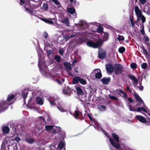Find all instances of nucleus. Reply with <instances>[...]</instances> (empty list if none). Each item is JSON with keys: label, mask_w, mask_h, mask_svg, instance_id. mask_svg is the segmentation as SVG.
Here are the masks:
<instances>
[{"label": "nucleus", "mask_w": 150, "mask_h": 150, "mask_svg": "<svg viewBox=\"0 0 150 150\" xmlns=\"http://www.w3.org/2000/svg\"><path fill=\"white\" fill-rule=\"evenodd\" d=\"M59 52L60 54L62 55L64 52V51L63 49L61 48L59 50Z\"/></svg>", "instance_id": "58"}, {"label": "nucleus", "mask_w": 150, "mask_h": 150, "mask_svg": "<svg viewBox=\"0 0 150 150\" xmlns=\"http://www.w3.org/2000/svg\"><path fill=\"white\" fill-rule=\"evenodd\" d=\"M144 12L147 14L150 15V6L149 5H145L142 9Z\"/></svg>", "instance_id": "15"}, {"label": "nucleus", "mask_w": 150, "mask_h": 150, "mask_svg": "<svg viewBox=\"0 0 150 150\" xmlns=\"http://www.w3.org/2000/svg\"><path fill=\"white\" fill-rule=\"evenodd\" d=\"M54 58L57 62H59L60 61V57L57 55L55 56Z\"/></svg>", "instance_id": "51"}, {"label": "nucleus", "mask_w": 150, "mask_h": 150, "mask_svg": "<svg viewBox=\"0 0 150 150\" xmlns=\"http://www.w3.org/2000/svg\"><path fill=\"white\" fill-rule=\"evenodd\" d=\"M67 9L68 12L71 14H73L76 12L75 9L74 7H68L67 8Z\"/></svg>", "instance_id": "22"}, {"label": "nucleus", "mask_w": 150, "mask_h": 150, "mask_svg": "<svg viewBox=\"0 0 150 150\" xmlns=\"http://www.w3.org/2000/svg\"><path fill=\"white\" fill-rule=\"evenodd\" d=\"M70 88L68 87H65L62 90L63 93L64 94L70 95Z\"/></svg>", "instance_id": "20"}, {"label": "nucleus", "mask_w": 150, "mask_h": 150, "mask_svg": "<svg viewBox=\"0 0 150 150\" xmlns=\"http://www.w3.org/2000/svg\"><path fill=\"white\" fill-rule=\"evenodd\" d=\"M144 39L146 42H147L149 40V38L146 34L144 35Z\"/></svg>", "instance_id": "60"}, {"label": "nucleus", "mask_w": 150, "mask_h": 150, "mask_svg": "<svg viewBox=\"0 0 150 150\" xmlns=\"http://www.w3.org/2000/svg\"><path fill=\"white\" fill-rule=\"evenodd\" d=\"M28 94V90L25 89L23 91V97L24 100V101H25V99L27 97Z\"/></svg>", "instance_id": "33"}, {"label": "nucleus", "mask_w": 150, "mask_h": 150, "mask_svg": "<svg viewBox=\"0 0 150 150\" xmlns=\"http://www.w3.org/2000/svg\"><path fill=\"white\" fill-rule=\"evenodd\" d=\"M119 91L121 93L120 95L123 98H126L127 97V94L122 90H120Z\"/></svg>", "instance_id": "32"}, {"label": "nucleus", "mask_w": 150, "mask_h": 150, "mask_svg": "<svg viewBox=\"0 0 150 150\" xmlns=\"http://www.w3.org/2000/svg\"><path fill=\"white\" fill-rule=\"evenodd\" d=\"M9 128L7 126L4 127L3 128V131L4 133H8L9 132Z\"/></svg>", "instance_id": "35"}, {"label": "nucleus", "mask_w": 150, "mask_h": 150, "mask_svg": "<svg viewBox=\"0 0 150 150\" xmlns=\"http://www.w3.org/2000/svg\"><path fill=\"white\" fill-rule=\"evenodd\" d=\"M53 127L54 126L52 125H47L45 126V128L47 131L49 132L53 130Z\"/></svg>", "instance_id": "27"}, {"label": "nucleus", "mask_w": 150, "mask_h": 150, "mask_svg": "<svg viewBox=\"0 0 150 150\" xmlns=\"http://www.w3.org/2000/svg\"><path fill=\"white\" fill-rule=\"evenodd\" d=\"M86 44L88 46L95 48H98L101 45L100 42L99 41L95 42L91 40L88 41L86 42Z\"/></svg>", "instance_id": "6"}, {"label": "nucleus", "mask_w": 150, "mask_h": 150, "mask_svg": "<svg viewBox=\"0 0 150 150\" xmlns=\"http://www.w3.org/2000/svg\"><path fill=\"white\" fill-rule=\"evenodd\" d=\"M110 81V78H104L102 79V82L105 85L108 84Z\"/></svg>", "instance_id": "23"}, {"label": "nucleus", "mask_w": 150, "mask_h": 150, "mask_svg": "<svg viewBox=\"0 0 150 150\" xmlns=\"http://www.w3.org/2000/svg\"><path fill=\"white\" fill-rule=\"evenodd\" d=\"M49 100L51 105H56L58 102V100L56 99H55L53 97H51L49 98Z\"/></svg>", "instance_id": "17"}, {"label": "nucleus", "mask_w": 150, "mask_h": 150, "mask_svg": "<svg viewBox=\"0 0 150 150\" xmlns=\"http://www.w3.org/2000/svg\"><path fill=\"white\" fill-rule=\"evenodd\" d=\"M77 92L78 94L82 95L83 94V91L81 89L80 87H77L76 88Z\"/></svg>", "instance_id": "39"}, {"label": "nucleus", "mask_w": 150, "mask_h": 150, "mask_svg": "<svg viewBox=\"0 0 150 150\" xmlns=\"http://www.w3.org/2000/svg\"><path fill=\"white\" fill-rule=\"evenodd\" d=\"M59 20L61 21L62 23L64 24L67 26H69L70 23L69 19L67 17L63 16L61 17Z\"/></svg>", "instance_id": "9"}, {"label": "nucleus", "mask_w": 150, "mask_h": 150, "mask_svg": "<svg viewBox=\"0 0 150 150\" xmlns=\"http://www.w3.org/2000/svg\"><path fill=\"white\" fill-rule=\"evenodd\" d=\"M141 67L142 69H145L147 68L148 67V65L146 63H143L142 64Z\"/></svg>", "instance_id": "44"}, {"label": "nucleus", "mask_w": 150, "mask_h": 150, "mask_svg": "<svg viewBox=\"0 0 150 150\" xmlns=\"http://www.w3.org/2000/svg\"><path fill=\"white\" fill-rule=\"evenodd\" d=\"M56 5L59 4V3L57 0H52Z\"/></svg>", "instance_id": "63"}, {"label": "nucleus", "mask_w": 150, "mask_h": 150, "mask_svg": "<svg viewBox=\"0 0 150 150\" xmlns=\"http://www.w3.org/2000/svg\"><path fill=\"white\" fill-rule=\"evenodd\" d=\"M112 136L116 141L117 142H119V137L117 134L113 133H112Z\"/></svg>", "instance_id": "31"}, {"label": "nucleus", "mask_w": 150, "mask_h": 150, "mask_svg": "<svg viewBox=\"0 0 150 150\" xmlns=\"http://www.w3.org/2000/svg\"><path fill=\"white\" fill-rule=\"evenodd\" d=\"M25 8L26 10L28 11V12H29V13H31V14H32L33 15H34V12L33 11H32L30 9H29L28 8H27L26 7H25Z\"/></svg>", "instance_id": "42"}, {"label": "nucleus", "mask_w": 150, "mask_h": 150, "mask_svg": "<svg viewBox=\"0 0 150 150\" xmlns=\"http://www.w3.org/2000/svg\"><path fill=\"white\" fill-rule=\"evenodd\" d=\"M140 32L143 35H145L144 33V26H143Z\"/></svg>", "instance_id": "61"}, {"label": "nucleus", "mask_w": 150, "mask_h": 150, "mask_svg": "<svg viewBox=\"0 0 150 150\" xmlns=\"http://www.w3.org/2000/svg\"><path fill=\"white\" fill-rule=\"evenodd\" d=\"M98 128L99 129L100 128L103 131V132L109 138V140L110 143H111L112 146L115 147L116 149H121L122 148L120 146V145L118 143H116L113 139L110 138L108 135V133L105 131L103 130L102 128L100 126L98 125L97 126Z\"/></svg>", "instance_id": "3"}, {"label": "nucleus", "mask_w": 150, "mask_h": 150, "mask_svg": "<svg viewBox=\"0 0 150 150\" xmlns=\"http://www.w3.org/2000/svg\"><path fill=\"white\" fill-rule=\"evenodd\" d=\"M125 50V48L123 47H120L119 49V52L120 53H123Z\"/></svg>", "instance_id": "47"}, {"label": "nucleus", "mask_w": 150, "mask_h": 150, "mask_svg": "<svg viewBox=\"0 0 150 150\" xmlns=\"http://www.w3.org/2000/svg\"><path fill=\"white\" fill-rule=\"evenodd\" d=\"M26 141L28 143L32 144L34 142V139L31 138H28L26 139Z\"/></svg>", "instance_id": "36"}, {"label": "nucleus", "mask_w": 150, "mask_h": 150, "mask_svg": "<svg viewBox=\"0 0 150 150\" xmlns=\"http://www.w3.org/2000/svg\"><path fill=\"white\" fill-rule=\"evenodd\" d=\"M134 96L137 101H140L142 103H144L139 96L137 94H134Z\"/></svg>", "instance_id": "34"}, {"label": "nucleus", "mask_w": 150, "mask_h": 150, "mask_svg": "<svg viewBox=\"0 0 150 150\" xmlns=\"http://www.w3.org/2000/svg\"><path fill=\"white\" fill-rule=\"evenodd\" d=\"M37 52L38 54V67L39 68L41 72V73L43 75H45V74L46 73V70H47V68L46 67L44 69L42 68V67L41 65V64L40 63V58L41 57V55L42 53V51L40 50V49H39L38 50H37Z\"/></svg>", "instance_id": "5"}, {"label": "nucleus", "mask_w": 150, "mask_h": 150, "mask_svg": "<svg viewBox=\"0 0 150 150\" xmlns=\"http://www.w3.org/2000/svg\"><path fill=\"white\" fill-rule=\"evenodd\" d=\"M10 138L11 137H5V140L4 142V143L5 144H7L9 142H10Z\"/></svg>", "instance_id": "38"}, {"label": "nucleus", "mask_w": 150, "mask_h": 150, "mask_svg": "<svg viewBox=\"0 0 150 150\" xmlns=\"http://www.w3.org/2000/svg\"><path fill=\"white\" fill-rule=\"evenodd\" d=\"M109 98L110 99H112V100H118L117 98L116 97H115L113 96H112L111 95L109 96Z\"/></svg>", "instance_id": "57"}, {"label": "nucleus", "mask_w": 150, "mask_h": 150, "mask_svg": "<svg viewBox=\"0 0 150 150\" xmlns=\"http://www.w3.org/2000/svg\"><path fill=\"white\" fill-rule=\"evenodd\" d=\"M90 24L91 25H98L99 26V27L97 28L96 31L98 33H100L102 32L103 31V28L102 27L99 26V24L98 23H97L96 22H91L90 23Z\"/></svg>", "instance_id": "16"}, {"label": "nucleus", "mask_w": 150, "mask_h": 150, "mask_svg": "<svg viewBox=\"0 0 150 150\" xmlns=\"http://www.w3.org/2000/svg\"><path fill=\"white\" fill-rule=\"evenodd\" d=\"M142 103L143 105V107H139L137 109L134 108L131 105H129V110L131 111L140 112L146 115V114H147L150 116V111L145 105L144 103Z\"/></svg>", "instance_id": "2"}, {"label": "nucleus", "mask_w": 150, "mask_h": 150, "mask_svg": "<svg viewBox=\"0 0 150 150\" xmlns=\"http://www.w3.org/2000/svg\"><path fill=\"white\" fill-rule=\"evenodd\" d=\"M21 139L20 137L18 136H16L15 138L12 140V141H16L17 142H18L20 141Z\"/></svg>", "instance_id": "49"}, {"label": "nucleus", "mask_w": 150, "mask_h": 150, "mask_svg": "<svg viewBox=\"0 0 150 150\" xmlns=\"http://www.w3.org/2000/svg\"><path fill=\"white\" fill-rule=\"evenodd\" d=\"M135 118L142 123H145L147 122V121L145 118L142 116L137 115L135 116Z\"/></svg>", "instance_id": "13"}, {"label": "nucleus", "mask_w": 150, "mask_h": 150, "mask_svg": "<svg viewBox=\"0 0 150 150\" xmlns=\"http://www.w3.org/2000/svg\"><path fill=\"white\" fill-rule=\"evenodd\" d=\"M99 108L102 111L105 110L106 109V107L104 105H101L99 107Z\"/></svg>", "instance_id": "52"}, {"label": "nucleus", "mask_w": 150, "mask_h": 150, "mask_svg": "<svg viewBox=\"0 0 150 150\" xmlns=\"http://www.w3.org/2000/svg\"><path fill=\"white\" fill-rule=\"evenodd\" d=\"M41 20L45 22L48 23L49 24H51L54 25L55 26L54 24V22L51 20L50 19H47L45 18H42Z\"/></svg>", "instance_id": "26"}, {"label": "nucleus", "mask_w": 150, "mask_h": 150, "mask_svg": "<svg viewBox=\"0 0 150 150\" xmlns=\"http://www.w3.org/2000/svg\"><path fill=\"white\" fill-rule=\"evenodd\" d=\"M141 3L142 4H144L146 2L147 0H139Z\"/></svg>", "instance_id": "62"}, {"label": "nucleus", "mask_w": 150, "mask_h": 150, "mask_svg": "<svg viewBox=\"0 0 150 150\" xmlns=\"http://www.w3.org/2000/svg\"><path fill=\"white\" fill-rule=\"evenodd\" d=\"M129 77L130 79L133 81V83L134 84V86H136L138 81V80L134 76L132 75H130Z\"/></svg>", "instance_id": "21"}, {"label": "nucleus", "mask_w": 150, "mask_h": 150, "mask_svg": "<svg viewBox=\"0 0 150 150\" xmlns=\"http://www.w3.org/2000/svg\"><path fill=\"white\" fill-rule=\"evenodd\" d=\"M92 76H95L97 79H100L102 77V74L100 70L99 69L94 70L91 73Z\"/></svg>", "instance_id": "7"}, {"label": "nucleus", "mask_w": 150, "mask_h": 150, "mask_svg": "<svg viewBox=\"0 0 150 150\" xmlns=\"http://www.w3.org/2000/svg\"><path fill=\"white\" fill-rule=\"evenodd\" d=\"M102 35L103 41H106L108 40L109 37V34L108 33H102Z\"/></svg>", "instance_id": "25"}, {"label": "nucleus", "mask_w": 150, "mask_h": 150, "mask_svg": "<svg viewBox=\"0 0 150 150\" xmlns=\"http://www.w3.org/2000/svg\"><path fill=\"white\" fill-rule=\"evenodd\" d=\"M65 67L69 70H71V65L69 63L65 62L64 64Z\"/></svg>", "instance_id": "29"}, {"label": "nucleus", "mask_w": 150, "mask_h": 150, "mask_svg": "<svg viewBox=\"0 0 150 150\" xmlns=\"http://www.w3.org/2000/svg\"><path fill=\"white\" fill-rule=\"evenodd\" d=\"M117 39L119 41L123 40H124V37L122 35H118V37L117 38Z\"/></svg>", "instance_id": "45"}, {"label": "nucleus", "mask_w": 150, "mask_h": 150, "mask_svg": "<svg viewBox=\"0 0 150 150\" xmlns=\"http://www.w3.org/2000/svg\"><path fill=\"white\" fill-rule=\"evenodd\" d=\"M58 109L61 112H66V110L65 109L64 105L62 103H59L57 105Z\"/></svg>", "instance_id": "11"}, {"label": "nucleus", "mask_w": 150, "mask_h": 150, "mask_svg": "<svg viewBox=\"0 0 150 150\" xmlns=\"http://www.w3.org/2000/svg\"><path fill=\"white\" fill-rule=\"evenodd\" d=\"M79 82L83 85H85L86 83V81L84 79L81 78H80Z\"/></svg>", "instance_id": "40"}, {"label": "nucleus", "mask_w": 150, "mask_h": 150, "mask_svg": "<svg viewBox=\"0 0 150 150\" xmlns=\"http://www.w3.org/2000/svg\"><path fill=\"white\" fill-rule=\"evenodd\" d=\"M64 143L63 142H61L58 144V146L60 149H62L63 148L64 146Z\"/></svg>", "instance_id": "46"}, {"label": "nucleus", "mask_w": 150, "mask_h": 150, "mask_svg": "<svg viewBox=\"0 0 150 150\" xmlns=\"http://www.w3.org/2000/svg\"><path fill=\"white\" fill-rule=\"evenodd\" d=\"M62 81H61L60 80L57 79L56 80V81L58 84H61L64 82L65 79H62Z\"/></svg>", "instance_id": "50"}, {"label": "nucleus", "mask_w": 150, "mask_h": 150, "mask_svg": "<svg viewBox=\"0 0 150 150\" xmlns=\"http://www.w3.org/2000/svg\"><path fill=\"white\" fill-rule=\"evenodd\" d=\"M106 52L105 51L100 50L98 51V56L100 59H103L106 57Z\"/></svg>", "instance_id": "12"}, {"label": "nucleus", "mask_w": 150, "mask_h": 150, "mask_svg": "<svg viewBox=\"0 0 150 150\" xmlns=\"http://www.w3.org/2000/svg\"><path fill=\"white\" fill-rule=\"evenodd\" d=\"M46 52L48 56H49L52 53V51L51 50H47Z\"/></svg>", "instance_id": "59"}, {"label": "nucleus", "mask_w": 150, "mask_h": 150, "mask_svg": "<svg viewBox=\"0 0 150 150\" xmlns=\"http://www.w3.org/2000/svg\"><path fill=\"white\" fill-rule=\"evenodd\" d=\"M106 69L109 73H111L113 71V68L112 65L108 64L106 66Z\"/></svg>", "instance_id": "19"}, {"label": "nucleus", "mask_w": 150, "mask_h": 150, "mask_svg": "<svg viewBox=\"0 0 150 150\" xmlns=\"http://www.w3.org/2000/svg\"><path fill=\"white\" fill-rule=\"evenodd\" d=\"M80 77L79 76H76L74 77L73 79V84H76L78 83L80 81Z\"/></svg>", "instance_id": "30"}, {"label": "nucleus", "mask_w": 150, "mask_h": 150, "mask_svg": "<svg viewBox=\"0 0 150 150\" xmlns=\"http://www.w3.org/2000/svg\"><path fill=\"white\" fill-rule=\"evenodd\" d=\"M44 126V125H42L41 124H39L38 126L37 125L36 126L37 128L39 130L40 129H41L42 128L43 126Z\"/></svg>", "instance_id": "56"}, {"label": "nucleus", "mask_w": 150, "mask_h": 150, "mask_svg": "<svg viewBox=\"0 0 150 150\" xmlns=\"http://www.w3.org/2000/svg\"><path fill=\"white\" fill-rule=\"evenodd\" d=\"M142 49L144 54L145 55L146 57L148 56L149 54L147 50L144 48V47H143L142 48Z\"/></svg>", "instance_id": "37"}, {"label": "nucleus", "mask_w": 150, "mask_h": 150, "mask_svg": "<svg viewBox=\"0 0 150 150\" xmlns=\"http://www.w3.org/2000/svg\"><path fill=\"white\" fill-rule=\"evenodd\" d=\"M44 114H45V115H44V118H42V120L44 121L45 119H46L47 122H50V117L49 116L47 115L45 112H43Z\"/></svg>", "instance_id": "28"}, {"label": "nucleus", "mask_w": 150, "mask_h": 150, "mask_svg": "<svg viewBox=\"0 0 150 150\" xmlns=\"http://www.w3.org/2000/svg\"><path fill=\"white\" fill-rule=\"evenodd\" d=\"M130 21L131 22V23L132 26V27H134L135 25V24H134V22L133 18H130Z\"/></svg>", "instance_id": "55"}, {"label": "nucleus", "mask_w": 150, "mask_h": 150, "mask_svg": "<svg viewBox=\"0 0 150 150\" xmlns=\"http://www.w3.org/2000/svg\"><path fill=\"white\" fill-rule=\"evenodd\" d=\"M138 18L141 19L142 22L143 23H144L145 22L146 18L143 15H142L141 16L139 17Z\"/></svg>", "instance_id": "43"}, {"label": "nucleus", "mask_w": 150, "mask_h": 150, "mask_svg": "<svg viewBox=\"0 0 150 150\" xmlns=\"http://www.w3.org/2000/svg\"><path fill=\"white\" fill-rule=\"evenodd\" d=\"M44 37L45 38H47L48 37V35L46 32H44Z\"/></svg>", "instance_id": "64"}, {"label": "nucleus", "mask_w": 150, "mask_h": 150, "mask_svg": "<svg viewBox=\"0 0 150 150\" xmlns=\"http://www.w3.org/2000/svg\"><path fill=\"white\" fill-rule=\"evenodd\" d=\"M60 130V128L59 127L54 126L53 130L52 131V134H55L57 132H59Z\"/></svg>", "instance_id": "18"}, {"label": "nucleus", "mask_w": 150, "mask_h": 150, "mask_svg": "<svg viewBox=\"0 0 150 150\" xmlns=\"http://www.w3.org/2000/svg\"><path fill=\"white\" fill-rule=\"evenodd\" d=\"M76 35V34L71 35L69 34V35H66L64 36H60L58 38L57 40V42L60 44H62L64 41H67L70 38H72Z\"/></svg>", "instance_id": "4"}, {"label": "nucleus", "mask_w": 150, "mask_h": 150, "mask_svg": "<svg viewBox=\"0 0 150 150\" xmlns=\"http://www.w3.org/2000/svg\"><path fill=\"white\" fill-rule=\"evenodd\" d=\"M79 30H82L84 28L87 27L88 25L85 21H81L78 24H75Z\"/></svg>", "instance_id": "8"}, {"label": "nucleus", "mask_w": 150, "mask_h": 150, "mask_svg": "<svg viewBox=\"0 0 150 150\" xmlns=\"http://www.w3.org/2000/svg\"><path fill=\"white\" fill-rule=\"evenodd\" d=\"M32 102V99H30V100H29L28 102V106L30 108H31V106L32 105L31 104V103Z\"/></svg>", "instance_id": "54"}, {"label": "nucleus", "mask_w": 150, "mask_h": 150, "mask_svg": "<svg viewBox=\"0 0 150 150\" xmlns=\"http://www.w3.org/2000/svg\"><path fill=\"white\" fill-rule=\"evenodd\" d=\"M137 67V65L136 64L132 63L131 64V67L132 69H135Z\"/></svg>", "instance_id": "48"}, {"label": "nucleus", "mask_w": 150, "mask_h": 150, "mask_svg": "<svg viewBox=\"0 0 150 150\" xmlns=\"http://www.w3.org/2000/svg\"><path fill=\"white\" fill-rule=\"evenodd\" d=\"M14 97L15 96L13 94H10L8 95L7 100L0 101V111L6 110L8 108L9 105L12 104V103L10 102V101L13 99Z\"/></svg>", "instance_id": "1"}, {"label": "nucleus", "mask_w": 150, "mask_h": 150, "mask_svg": "<svg viewBox=\"0 0 150 150\" xmlns=\"http://www.w3.org/2000/svg\"><path fill=\"white\" fill-rule=\"evenodd\" d=\"M115 68L116 69L115 73L116 75L121 73L123 69L122 66L120 64H117L115 65Z\"/></svg>", "instance_id": "10"}, {"label": "nucleus", "mask_w": 150, "mask_h": 150, "mask_svg": "<svg viewBox=\"0 0 150 150\" xmlns=\"http://www.w3.org/2000/svg\"><path fill=\"white\" fill-rule=\"evenodd\" d=\"M134 10L135 13L137 17H138L142 15L141 11L139 9L138 6H135Z\"/></svg>", "instance_id": "14"}, {"label": "nucleus", "mask_w": 150, "mask_h": 150, "mask_svg": "<svg viewBox=\"0 0 150 150\" xmlns=\"http://www.w3.org/2000/svg\"><path fill=\"white\" fill-rule=\"evenodd\" d=\"M36 101L37 103L42 105L43 104V101L42 99L39 97L36 98Z\"/></svg>", "instance_id": "24"}, {"label": "nucleus", "mask_w": 150, "mask_h": 150, "mask_svg": "<svg viewBox=\"0 0 150 150\" xmlns=\"http://www.w3.org/2000/svg\"><path fill=\"white\" fill-rule=\"evenodd\" d=\"M75 114L74 115V116L76 118H77V117L79 115V112L78 109L75 110L74 112Z\"/></svg>", "instance_id": "41"}, {"label": "nucleus", "mask_w": 150, "mask_h": 150, "mask_svg": "<svg viewBox=\"0 0 150 150\" xmlns=\"http://www.w3.org/2000/svg\"><path fill=\"white\" fill-rule=\"evenodd\" d=\"M48 7V6L47 3H44L42 5V8L44 9H47Z\"/></svg>", "instance_id": "53"}]
</instances>
